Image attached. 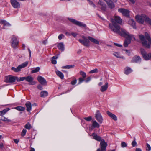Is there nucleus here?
I'll return each mask as SVG.
<instances>
[{"label": "nucleus", "instance_id": "obj_2", "mask_svg": "<svg viewBox=\"0 0 151 151\" xmlns=\"http://www.w3.org/2000/svg\"><path fill=\"white\" fill-rule=\"evenodd\" d=\"M145 39L144 36L142 35H139V38L141 41L143 46L149 48L151 45V39L147 32L145 33Z\"/></svg>", "mask_w": 151, "mask_h": 151}, {"label": "nucleus", "instance_id": "obj_13", "mask_svg": "<svg viewBox=\"0 0 151 151\" xmlns=\"http://www.w3.org/2000/svg\"><path fill=\"white\" fill-rule=\"evenodd\" d=\"M118 12H120L125 16L128 17L129 15V11L127 9L120 8L118 9Z\"/></svg>", "mask_w": 151, "mask_h": 151}, {"label": "nucleus", "instance_id": "obj_26", "mask_svg": "<svg viewBox=\"0 0 151 151\" xmlns=\"http://www.w3.org/2000/svg\"><path fill=\"white\" fill-rule=\"evenodd\" d=\"M48 95V93L45 91H41L40 93V96L42 97H45L47 96Z\"/></svg>", "mask_w": 151, "mask_h": 151}, {"label": "nucleus", "instance_id": "obj_38", "mask_svg": "<svg viewBox=\"0 0 151 151\" xmlns=\"http://www.w3.org/2000/svg\"><path fill=\"white\" fill-rule=\"evenodd\" d=\"M40 69V68L39 67H37L31 71V73H34L37 72L39 71Z\"/></svg>", "mask_w": 151, "mask_h": 151}, {"label": "nucleus", "instance_id": "obj_4", "mask_svg": "<svg viewBox=\"0 0 151 151\" xmlns=\"http://www.w3.org/2000/svg\"><path fill=\"white\" fill-rule=\"evenodd\" d=\"M28 63V62H26L19 65L17 68L12 67L11 69L15 72H18L21 70L22 68L26 67Z\"/></svg>", "mask_w": 151, "mask_h": 151}, {"label": "nucleus", "instance_id": "obj_20", "mask_svg": "<svg viewBox=\"0 0 151 151\" xmlns=\"http://www.w3.org/2000/svg\"><path fill=\"white\" fill-rule=\"evenodd\" d=\"M108 87V83L106 82L105 83V85L102 86L100 89L101 91L103 92L106 91Z\"/></svg>", "mask_w": 151, "mask_h": 151}, {"label": "nucleus", "instance_id": "obj_51", "mask_svg": "<svg viewBox=\"0 0 151 151\" xmlns=\"http://www.w3.org/2000/svg\"><path fill=\"white\" fill-rule=\"evenodd\" d=\"M121 145L122 147H126L127 146V144L124 142H121Z\"/></svg>", "mask_w": 151, "mask_h": 151}, {"label": "nucleus", "instance_id": "obj_44", "mask_svg": "<svg viewBox=\"0 0 151 151\" xmlns=\"http://www.w3.org/2000/svg\"><path fill=\"white\" fill-rule=\"evenodd\" d=\"M27 132V130L25 129H24L22 132L21 135L22 136H25Z\"/></svg>", "mask_w": 151, "mask_h": 151}, {"label": "nucleus", "instance_id": "obj_58", "mask_svg": "<svg viewBox=\"0 0 151 151\" xmlns=\"http://www.w3.org/2000/svg\"><path fill=\"white\" fill-rule=\"evenodd\" d=\"M125 51L126 52V53L128 55H129L130 54V52L129 50H126Z\"/></svg>", "mask_w": 151, "mask_h": 151}, {"label": "nucleus", "instance_id": "obj_7", "mask_svg": "<svg viewBox=\"0 0 151 151\" xmlns=\"http://www.w3.org/2000/svg\"><path fill=\"white\" fill-rule=\"evenodd\" d=\"M68 19L71 22L78 26L84 27H86V25L82 22L77 21L73 19L68 18Z\"/></svg>", "mask_w": 151, "mask_h": 151}, {"label": "nucleus", "instance_id": "obj_16", "mask_svg": "<svg viewBox=\"0 0 151 151\" xmlns=\"http://www.w3.org/2000/svg\"><path fill=\"white\" fill-rule=\"evenodd\" d=\"M88 38L90 41L93 43L97 45L99 44V42L97 39L90 36H88Z\"/></svg>", "mask_w": 151, "mask_h": 151}, {"label": "nucleus", "instance_id": "obj_27", "mask_svg": "<svg viewBox=\"0 0 151 151\" xmlns=\"http://www.w3.org/2000/svg\"><path fill=\"white\" fill-rule=\"evenodd\" d=\"M107 4L109 6V7L111 8L112 9L114 7L115 5L114 3L111 1H109V2L107 1H106Z\"/></svg>", "mask_w": 151, "mask_h": 151}, {"label": "nucleus", "instance_id": "obj_37", "mask_svg": "<svg viewBox=\"0 0 151 151\" xmlns=\"http://www.w3.org/2000/svg\"><path fill=\"white\" fill-rule=\"evenodd\" d=\"M24 127L28 129H30L32 128V126L28 122L25 125Z\"/></svg>", "mask_w": 151, "mask_h": 151}, {"label": "nucleus", "instance_id": "obj_43", "mask_svg": "<svg viewBox=\"0 0 151 151\" xmlns=\"http://www.w3.org/2000/svg\"><path fill=\"white\" fill-rule=\"evenodd\" d=\"M87 1H88L89 4L91 5L94 8L96 7V5L92 1L89 0H87Z\"/></svg>", "mask_w": 151, "mask_h": 151}, {"label": "nucleus", "instance_id": "obj_60", "mask_svg": "<svg viewBox=\"0 0 151 151\" xmlns=\"http://www.w3.org/2000/svg\"><path fill=\"white\" fill-rule=\"evenodd\" d=\"M114 44L115 45L117 46L118 47H121L122 46L121 45L119 44L116 43H114Z\"/></svg>", "mask_w": 151, "mask_h": 151}, {"label": "nucleus", "instance_id": "obj_6", "mask_svg": "<svg viewBox=\"0 0 151 151\" xmlns=\"http://www.w3.org/2000/svg\"><path fill=\"white\" fill-rule=\"evenodd\" d=\"M100 148H98L96 151H106L107 144L104 139H102L100 143Z\"/></svg>", "mask_w": 151, "mask_h": 151}, {"label": "nucleus", "instance_id": "obj_15", "mask_svg": "<svg viewBox=\"0 0 151 151\" xmlns=\"http://www.w3.org/2000/svg\"><path fill=\"white\" fill-rule=\"evenodd\" d=\"M39 82L41 84L43 85H46L47 82L46 80L41 76H39L37 78Z\"/></svg>", "mask_w": 151, "mask_h": 151}, {"label": "nucleus", "instance_id": "obj_14", "mask_svg": "<svg viewBox=\"0 0 151 151\" xmlns=\"http://www.w3.org/2000/svg\"><path fill=\"white\" fill-rule=\"evenodd\" d=\"M33 78L31 76H29L26 77V81L29 83V84L31 85H35L36 82L33 81Z\"/></svg>", "mask_w": 151, "mask_h": 151}, {"label": "nucleus", "instance_id": "obj_23", "mask_svg": "<svg viewBox=\"0 0 151 151\" xmlns=\"http://www.w3.org/2000/svg\"><path fill=\"white\" fill-rule=\"evenodd\" d=\"M92 135L95 139L98 141H101V137L97 135L96 133H93L92 134Z\"/></svg>", "mask_w": 151, "mask_h": 151}, {"label": "nucleus", "instance_id": "obj_22", "mask_svg": "<svg viewBox=\"0 0 151 151\" xmlns=\"http://www.w3.org/2000/svg\"><path fill=\"white\" fill-rule=\"evenodd\" d=\"M107 114L111 118L113 119L115 121L117 120V118L116 115L113 114L111 113L109 111H107L106 112Z\"/></svg>", "mask_w": 151, "mask_h": 151}, {"label": "nucleus", "instance_id": "obj_33", "mask_svg": "<svg viewBox=\"0 0 151 151\" xmlns=\"http://www.w3.org/2000/svg\"><path fill=\"white\" fill-rule=\"evenodd\" d=\"M14 109L20 111H23L25 110L24 107L21 106H18L14 108Z\"/></svg>", "mask_w": 151, "mask_h": 151}, {"label": "nucleus", "instance_id": "obj_40", "mask_svg": "<svg viewBox=\"0 0 151 151\" xmlns=\"http://www.w3.org/2000/svg\"><path fill=\"white\" fill-rule=\"evenodd\" d=\"M128 38H129V39H131V40H135V39L134 36V35H130L129 34V36H128Z\"/></svg>", "mask_w": 151, "mask_h": 151}, {"label": "nucleus", "instance_id": "obj_61", "mask_svg": "<svg viewBox=\"0 0 151 151\" xmlns=\"http://www.w3.org/2000/svg\"><path fill=\"white\" fill-rule=\"evenodd\" d=\"M14 141L16 144H17L19 142V140L18 139H14Z\"/></svg>", "mask_w": 151, "mask_h": 151}, {"label": "nucleus", "instance_id": "obj_5", "mask_svg": "<svg viewBox=\"0 0 151 151\" xmlns=\"http://www.w3.org/2000/svg\"><path fill=\"white\" fill-rule=\"evenodd\" d=\"M147 16L145 14H142L140 15H137L135 17L136 21L139 23L142 24L144 21H145V19L147 18Z\"/></svg>", "mask_w": 151, "mask_h": 151}, {"label": "nucleus", "instance_id": "obj_31", "mask_svg": "<svg viewBox=\"0 0 151 151\" xmlns=\"http://www.w3.org/2000/svg\"><path fill=\"white\" fill-rule=\"evenodd\" d=\"M92 127L94 128H99L100 125L96 121H94L93 122Z\"/></svg>", "mask_w": 151, "mask_h": 151}, {"label": "nucleus", "instance_id": "obj_21", "mask_svg": "<svg viewBox=\"0 0 151 151\" xmlns=\"http://www.w3.org/2000/svg\"><path fill=\"white\" fill-rule=\"evenodd\" d=\"M141 60V58L139 56H135L132 59V61L133 63H138Z\"/></svg>", "mask_w": 151, "mask_h": 151}, {"label": "nucleus", "instance_id": "obj_36", "mask_svg": "<svg viewBox=\"0 0 151 151\" xmlns=\"http://www.w3.org/2000/svg\"><path fill=\"white\" fill-rule=\"evenodd\" d=\"M75 66L74 65H68L65 66H64L62 67V68L64 69H69L72 68H73Z\"/></svg>", "mask_w": 151, "mask_h": 151}, {"label": "nucleus", "instance_id": "obj_50", "mask_svg": "<svg viewBox=\"0 0 151 151\" xmlns=\"http://www.w3.org/2000/svg\"><path fill=\"white\" fill-rule=\"evenodd\" d=\"M84 119L87 121H90L92 120V118L91 117L89 116L88 117L84 118Z\"/></svg>", "mask_w": 151, "mask_h": 151}, {"label": "nucleus", "instance_id": "obj_46", "mask_svg": "<svg viewBox=\"0 0 151 151\" xmlns=\"http://www.w3.org/2000/svg\"><path fill=\"white\" fill-rule=\"evenodd\" d=\"M145 22L151 25V20L147 17L145 19Z\"/></svg>", "mask_w": 151, "mask_h": 151}, {"label": "nucleus", "instance_id": "obj_53", "mask_svg": "<svg viewBox=\"0 0 151 151\" xmlns=\"http://www.w3.org/2000/svg\"><path fill=\"white\" fill-rule=\"evenodd\" d=\"M64 36L63 34H61L58 36V38L59 40H61L64 37Z\"/></svg>", "mask_w": 151, "mask_h": 151}, {"label": "nucleus", "instance_id": "obj_47", "mask_svg": "<svg viewBox=\"0 0 151 151\" xmlns=\"http://www.w3.org/2000/svg\"><path fill=\"white\" fill-rule=\"evenodd\" d=\"M135 138H134V140L133 141L132 143V146L133 147H134L135 146H136L137 145V143L135 140Z\"/></svg>", "mask_w": 151, "mask_h": 151}, {"label": "nucleus", "instance_id": "obj_24", "mask_svg": "<svg viewBox=\"0 0 151 151\" xmlns=\"http://www.w3.org/2000/svg\"><path fill=\"white\" fill-rule=\"evenodd\" d=\"M98 4L101 6V9L102 10H105L106 5L101 0H99Z\"/></svg>", "mask_w": 151, "mask_h": 151}, {"label": "nucleus", "instance_id": "obj_55", "mask_svg": "<svg viewBox=\"0 0 151 151\" xmlns=\"http://www.w3.org/2000/svg\"><path fill=\"white\" fill-rule=\"evenodd\" d=\"M76 82H77V80L76 79L74 80L71 81V84L72 85H74L76 83Z\"/></svg>", "mask_w": 151, "mask_h": 151}, {"label": "nucleus", "instance_id": "obj_45", "mask_svg": "<svg viewBox=\"0 0 151 151\" xmlns=\"http://www.w3.org/2000/svg\"><path fill=\"white\" fill-rule=\"evenodd\" d=\"M78 41L81 43L84 46H86V44L84 40L80 39L78 40Z\"/></svg>", "mask_w": 151, "mask_h": 151}, {"label": "nucleus", "instance_id": "obj_64", "mask_svg": "<svg viewBox=\"0 0 151 151\" xmlns=\"http://www.w3.org/2000/svg\"><path fill=\"white\" fill-rule=\"evenodd\" d=\"M136 151H142V150L139 148H137L136 149Z\"/></svg>", "mask_w": 151, "mask_h": 151}, {"label": "nucleus", "instance_id": "obj_25", "mask_svg": "<svg viewBox=\"0 0 151 151\" xmlns=\"http://www.w3.org/2000/svg\"><path fill=\"white\" fill-rule=\"evenodd\" d=\"M129 24L132 26L133 28L136 29L135 22L133 19H130L128 22Z\"/></svg>", "mask_w": 151, "mask_h": 151}, {"label": "nucleus", "instance_id": "obj_3", "mask_svg": "<svg viewBox=\"0 0 151 151\" xmlns=\"http://www.w3.org/2000/svg\"><path fill=\"white\" fill-rule=\"evenodd\" d=\"M111 21L112 23H109V27L110 29H111L110 26H111L113 27H116L115 26H120L118 24H121L122 23V20L120 18V17L118 16H115L114 19H111Z\"/></svg>", "mask_w": 151, "mask_h": 151}, {"label": "nucleus", "instance_id": "obj_11", "mask_svg": "<svg viewBox=\"0 0 151 151\" xmlns=\"http://www.w3.org/2000/svg\"><path fill=\"white\" fill-rule=\"evenodd\" d=\"M141 52L144 58L146 60L151 59V54H147L145 50L142 49H141Z\"/></svg>", "mask_w": 151, "mask_h": 151}, {"label": "nucleus", "instance_id": "obj_42", "mask_svg": "<svg viewBox=\"0 0 151 151\" xmlns=\"http://www.w3.org/2000/svg\"><path fill=\"white\" fill-rule=\"evenodd\" d=\"M98 72V70L97 68L95 69L92 70H91L89 73H96Z\"/></svg>", "mask_w": 151, "mask_h": 151}, {"label": "nucleus", "instance_id": "obj_12", "mask_svg": "<svg viewBox=\"0 0 151 151\" xmlns=\"http://www.w3.org/2000/svg\"><path fill=\"white\" fill-rule=\"evenodd\" d=\"M10 3L14 8L18 9L20 8V4L17 0H10Z\"/></svg>", "mask_w": 151, "mask_h": 151}, {"label": "nucleus", "instance_id": "obj_39", "mask_svg": "<svg viewBox=\"0 0 151 151\" xmlns=\"http://www.w3.org/2000/svg\"><path fill=\"white\" fill-rule=\"evenodd\" d=\"M26 77H22L20 78H18L17 77V81H23L24 80H26Z\"/></svg>", "mask_w": 151, "mask_h": 151}, {"label": "nucleus", "instance_id": "obj_49", "mask_svg": "<svg viewBox=\"0 0 151 151\" xmlns=\"http://www.w3.org/2000/svg\"><path fill=\"white\" fill-rule=\"evenodd\" d=\"M151 148L150 145L148 143L147 144V147L146 148V150L148 151H150L151 150Z\"/></svg>", "mask_w": 151, "mask_h": 151}, {"label": "nucleus", "instance_id": "obj_63", "mask_svg": "<svg viewBox=\"0 0 151 151\" xmlns=\"http://www.w3.org/2000/svg\"><path fill=\"white\" fill-rule=\"evenodd\" d=\"M129 1L133 4H134L136 0H129Z\"/></svg>", "mask_w": 151, "mask_h": 151}, {"label": "nucleus", "instance_id": "obj_8", "mask_svg": "<svg viewBox=\"0 0 151 151\" xmlns=\"http://www.w3.org/2000/svg\"><path fill=\"white\" fill-rule=\"evenodd\" d=\"M19 43L18 40L15 36H13L12 38L11 45L12 47L15 48L17 47Z\"/></svg>", "mask_w": 151, "mask_h": 151}, {"label": "nucleus", "instance_id": "obj_9", "mask_svg": "<svg viewBox=\"0 0 151 151\" xmlns=\"http://www.w3.org/2000/svg\"><path fill=\"white\" fill-rule=\"evenodd\" d=\"M17 77L11 75L6 76L5 77V81L7 83H13L17 80Z\"/></svg>", "mask_w": 151, "mask_h": 151}, {"label": "nucleus", "instance_id": "obj_54", "mask_svg": "<svg viewBox=\"0 0 151 151\" xmlns=\"http://www.w3.org/2000/svg\"><path fill=\"white\" fill-rule=\"evenodd\" d=\"M4 26H11V24L6 21L5 23V24L4 25Z\"/></svg>", "mask_w": 151, "mask_h": 151}, {"label": "nucleus", "instance_id": "obj_1", "mask_svg": "<svg viewBox=\"0 0 151 151\" xmlns=\"http://www.w3.org/2000/svg\"><path fill=\"white\" fill-rule=\"evenodd\" d=\"M116 27H114V28L111 26V30L114 33L119 34L122 36L124 37H128L129 36V33L125 29L121 28L120 26H115Z\"/></svg>", "mask_w": 151, "mask_h": 151}, {"label": "nucleus", "instance_id": "obj_57", "mask_svg": "<svg viewBox=\"0 0 151 151\" xmlns=\"http://www.w3.org/2000/svg\"><path fill=\"white\" fill-rule=\"evenodd\" d=\"M37 88L38 89H40V90H42V86L40 85H39L37 86Z\"/></svg>", "mask_w": 151, "mask_h": 151}, {"label": "nucleus", "instance_id": "obj_17", "mask_svg": "<svg viewBox=\"0 0 151 151\" xmlns=\"http://www.w3.org/2000/svg\"><path fill=\"white\" fill-rule=\"evenodd\" d=\"M27 108V110L28 112H29L32 109V105L31 103L29 101L27 102L25 104Z\"/></svg>", "mask_w": 151, "mask_h": 151}, {"label": "nucleus", "instance_id": "obj_30", "mask_svg": "<svg viewBox=\"0 0 151 151\" xmlns=\"http://www.w3.org/2000/svg\"><path fill=\"white\" fill-rule=\"evenodd\" d=\"M9 108H7L4 109L3 110L0 111V116H2L4 115L9 110Z\"/></svg>", "mask_w": 151, "mask_h": 151}, {"label": "nucleus", "instance_id": "obj_41", "mask_svg": "<svg viewBox=\"0 0 151 151\" xmlns=\"http://www.w3.org/2000/svg\"><path fill=\"white\" fill-rule=\"evenodd\" d=\"M80 74L82 76L83 78H85L86 77V74L83 71H81L80 72Z\"/></svg>", "mask_w": 151, "mask_h": 151}, {"label": "nucleus", "instance_id": "obj_32", "mask_svg": "<svg viewBox=\"0 0 151 151\" xmlns=\"http://www.w3.org/2000/svg\"><path fill=\"white\" fill-rule=\"evenodd\" d=\"M132 71V70L130 68L127 67L125 69L124 72L126 74L128 75L131 73Z\"/></svg>", "mask_w": 151, "mask_h": 151}, {"label": "nucleus", "instance_id": "obj_35", "mask_svg": "<svg viewBox=\"0 0 151 151\" xmlns=\"http://www.w3.org/2000/svg\"><path fill=\"white\" fill-rule=\"evenodd\" d=\"M58 58V57L57 56H54L52 57L51 62L52 64H55L57 63V61L55 60V59H57Z\"/></svg>", "mask_w": 151, "mask_h": 151}, {"label": "nucleus", "instance_id": "obj_48", "mask_svg": "<svg viewBox=\"0 0 151 151\" xmlns=\"http://www.w3.org/2000/svg\"><path fill=\"white\" fill-rule=\"evenodd\" d=\"M86 44V46H88L89 45V41L87 38L84 40Z\"/></svg>", "mask_w": 151, "mask_h": 151}, {"label": "nucleus", "instance_id": "obj_52", "mask_svg": "<svg viewBox=\"0 0 151 151\" xmlns=\"http://www.w3.org/2000/svg\"><path fill=\"white\" fill-rule=\"evenodd\" d=\"M84 78H80L79 79V82L78 84H80L83 81H84Z\"/></svg>", "mask_w": 151, "mask_h": 151}, {"label": "nucleus", "instance_id": "obj_29", "mask_svg": "<svg viewBox=\"0 0 151 151\" xmlns=\"http://www.w3.org/2000/svg\"><path fill=\"white\" fill-rule=\"evenodd\" d=\"M56 73L57 75L61 79H63V78L64 75L61 72L58 70H57L56 71Z\"/></svg>", "mask_w": 151, "mask_h": 151}, {"label": "nucleus", "instance_id": "obj_18", "mask_svg": "<svg viewBox=\"0 0 151 151\" xmlns=\"http://www.w3.org/2000/svg\"><path fill=\"white\" fill-rule=\"evenodd\" d=\"M57 47L61 51H63L64 50V45L63 42L58 43L57 45Z\"/></svg>", "mask_w": 151, "mask_h": 151}, {"label": "nucleus", "instance_id": "obj_34", "mask_svg": "<svg viewBox=\"0 0 151 151\" xmlns=\"http://www.w3.org/2000/svg\"><path fill=\"white\" fill-rule=\"evenodd\" d=\"M1 119L2 121L8 122H10L11 121V120L4 116L1 117Z\"/></svg>", "mask_w": 151, "mask_h": 151}, {"label": "nucleus", "instance_id": "obj_59", "mask_svg": "<svg viewBox=\"0 0 151 151\" xmlns=\"http://www.w3.org/2000/svg\"><path fill=\"white\" fill-rule=\"evenodd\" d=\"M71 35L73 36L74 37H76V35H77V34L74 33V32H72L71 33Z\"/></svg>", "mask_w": 151, "mask_h": 151}, {"label": "nucleus", "instance_id": "obj_56", "mask_svg": "<svg viewBox=\"0 0 151 151\" xmlns=\"http://www.w3.org/2000/svg\"><path fill=\"white\" fill-rule=\"evenodd\" d=\"M6 21L3 20H0V23L3 24V25L5 24V23Z\"/></svg>", "mask_w": 151, "mask_h": 151}, {"label": "nucleus", "instance_id": "obj_19", "mask_svg": "<svg viewBox=\"0 0 151 151\" xmlns=\"http://www.w3.org/2000/svg\"><path fill=\"white\" fill-rule=\"evenodd\" d=\"M131 43V39H129L127 37H126L125 40L124 45L125 47H127L128 46V45L130 44Z\"/></svg>", "mask_w": 151, "mask_h": 151}, {"label": "nucleus", "instance_id": "obj_28", "mask_svg": "<svg viewBox=\"0 0 151 151\" xmlns=\"http://www.w3.org/2000/svg\"><path fill=\"white\" fill-rule=\"evenodd\" d=\"M113 55L117 58L124 59V57L121 56L119 53L118 52H114Z\"/></svg>", "mask_w": 151, "mask_h": 151}, {"label": "nucleus", "instance_id": "obj_10", "mask_svg": "<svg viewBox=\"0 0 151 151\" xmlns=\"http://www.w3.org/2000/svg\"><path fill=\"white\" fill-rule=\"evenodd\" d=\"M95 117L100 124L102 123L103 121V118L99 110L96 111L95 114Z\"/></svg>", "mask_w": 151, "mask_h": 151}, {"label": "nucleus", "instance_id": "obj_62", "mask_svg": "<svg viewBox=\"0 0 151 151\" xmlns=\"http://www.w3.org/2000/svg\"><path fill=\"white\" fill-rule=\"evenodd\" d=\"M28 51H29V57H31V50H30L29 48H28Z\"/></svg>", "mask_w": 151, "mask_h": 151}]
</instances>
